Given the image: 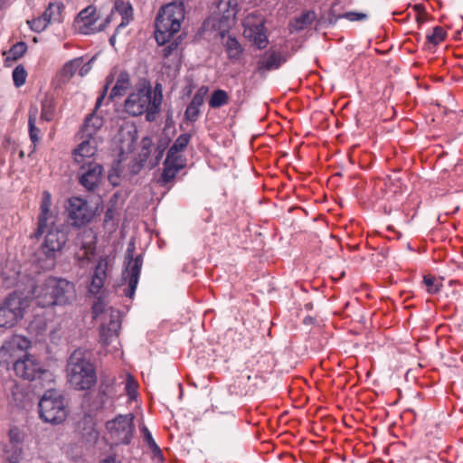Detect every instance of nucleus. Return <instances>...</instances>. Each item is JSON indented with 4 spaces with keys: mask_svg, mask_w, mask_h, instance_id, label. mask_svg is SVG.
Instances as JSON below:
<instances>
[{
    "mask_svg": "<svg viewBox=\"0 0 463 463\" xmlns=\"http://www.w3.org/2000/svg\"><path fill=\"white\" fill-rule=\"evenodd\" d=\"M132 7L123 0H116L114 7L109 15L103 21H99V14L96 7L89 5L80 12L75 23L80 33L90 34L103 31L108 24L114 23L117 24V32L128 24L132 19Z\"/></svg>",
    "mask_w": 463,
    "mask_h": 463,
    "instance_id": "f257e3e1",
    "label": "nucleus"
},
{
    "mask_svg": "<svg viewBox=\"0 0 463 463\" xmlns=\"http://www.w3.org/2000/svg\"><path fill=\"white\" fill-rule=\"evenodd\" d=\"M33 236L36 239L43 236V241L35 255L37 262L44 269H52L68 241L66 230L56 225L55 222L46 223V227L40 232L38 226Z\"/></svg>",
    "mask_w": 463,
    "mask_h": 463,
    "instance_id": "f03ea898",
    "label": "nucleus"
},
{
    "mask_svg": "<svg viewBox=\"0 0 463 463\" xmlns=\"http://www.w3.org/2000/svg\"><path fill=\"white\" fill-rule=\"evenodd\" d=\"M33 295L39 307H48L71 303L76 290L74 284L66 279L49 278L33 288Z\"/></svg>",
    "mask_w": 463,
    "mask_h": 463,
    "instance_id": "7ed1b4c3",
    "label": "nucleus"
},
{
    "mask_svg": "<svg viewBox=\"0 0 463 463\" xmlns=\"http://www.w3.org/2000/svg\"><path fill=\"white\" fill-rule=\"evenodd\" d=\"M162 99V86L156 84L154 90L149 86L131 93L125 100L124 107L131 116L146 113V119L151 122L156 118L160 111Z\"/></svg>",
    "mask_w": 463,
    "mask_h": 463,
    "instance_id": "20e7f679",
    "label": "nucleus"
},
{
    "mask_svg": "<svg viewBox=\"0 0 463 463\" xmlns=\"http://www.w3.org/2000/svg\"><path fill=\"white\" fill-rule=\"evenodd\" d=\"M83 350H75L70 356L66 367L68 383L76 390L90 389L97 382L96 372Z\"/></svg>",
    "mask_w": 463,
    "mask_h": 463,
    "instance_id": "39448f33",
    "label": "nucleus"
},
{
    "mask_svg": "<svg viewBox=\"0 0 463 463\" xmlns=\"http://www.w3.org/2000/svg\"><path fill=\"white\" fill-rule=\"evenodd\" d=\"M184 19V6L182 3H170L163 6L155 22V38L157 43L164 45L169 43L171 38L180 31Z\"/></svg>",
    "mask_w": 463,
    "mask_h": 463,
    "instance_id": "423d86ee",
    "label": "nucleus"
},
{
    "mask_svg": "<svg viewBox=\"0 0 463 463\" xmlns=\"http://www.w3.org/2000/svg\"><path fill=\"white\" fill-rule=\"evenodd\" d=\"M31 298L22 293L13 292L0 303V327L12 328L27 312Z\"/></svg>",
    "mask_w": 463,
    "mask_h": 463,
    "instance_id": "0eeeda50",
    "label": "nucleus"
},
{
    "mask_svg": "<svg viewBox=\"0 0 463 463\" xmlns=\"http://www.w3.org/2000/svg\"><path fill=\"white\" fill-rule=\"evenodd\" d=\"M40 417L52 424H60L67 417V410L61 394L55 390H48L39 402Z\"/></svg>",
    "mask_w": 463,
    "mask_h": 463,
    "instance_id": "6e6552de",
    "label": "nucleus"
},
{
    "mask_svg": "<svg viewBox=\"0 0 463 463\" xmlns=\"http://www.w3.org/2000/svg\"><path fill=\"white\" fill-rule=\"evenodd\" d=\"M134 416L129 413L119 415L107 422L110 439L115 444H129L134 433Z\"/></svg>",
    "mask_w": 463,
    "mask_h": 463,
    "instance_id": "1a4fd4ad",
    "label": "nucleus"
},
{
    "mask_svg": "<svg viewBox=\"0 0 463 463\" xmlns=\"http://www.w3.org/2000/svg\"><path fill=\"white\" fill-rule=\"evenodd\" d=\"M244 36L252 41L259 49H263L268 43V39L264 32V20L260 14H249L243 23Z\"/></svg>",
    "mask_w": 463,
    "mask_h": 463,
    "instance_id": "9d476101",
    "label": "nucleus"
},
{
    "mask_svg": "<svg viewBox=\"0 0 463 463\" xmlns=\"http://www.w3.org/2000/svg\"><path fill=\"white\" fill-rule=\"evenodd\" d=\"M14 370L17 376L34 381L46 373L41 362L33 355L26 354L14 364Z\"/></svg>",
    "mask_w": 463,
    "mask_h": 463,
    "instance_id": "9b49d317",
    "label": "nucleus"
},
{
    "mask_svg": "<svg viewBox=\"0 0 463 463\" xmlns=\"http://www.w3.org/2000/svg\"><path fill=\"white\" fill-rule=\"evenodd\" d=\"M76 244L80 250L75 253V259L80 265L88 263L94 256L96 250V236L91 229L82 230L77 237Z\"/></svg>",
    "mask_w": 463,
    "mask_h": 463,
    "instance_id": "f8f14e48",
    "label": "nucleus"
},
{
    "mask_svg": "<svg viewBox=\"0 0 463 463\" xmlns=\"http://www.w3.org/2000/svg\"><path fill=\"white\" fill-rule=\"evenodd\" d=\"M127 259H128V263L125 272L123 273V278L128 280V288L124 290V293L127 297L132 298L139 279L142 267V257L141 255H138L133 260L132 252L130 250H128Z\"/></svg>",
    "mask_w": 463,
    "mask_h": 463,
    "instance_id": "ddd939ff",
    "label": "nucleus"
},
{
    "mask_svg": "<svg viewBox=\"0 0 463 463\" xmlns=\"http://www.w3.org/2000/svg\"><path fill=\"white\" fill-rule=\"evenodd\" d=\"M109 262L107 258H100L90 277L88 293L92 296L105 295V282L108 278Z\"/></svg>",
    "mask_w": 463,
    "mask_h": 463,
    "instance_id": "4468645a",
    "label": "nucleus"
},
{
    "mask_svg": "<svg viewBox=\"0 0 463 463\" xmlns=\"http://www.w3.org/2000/svg\"><path fill=\"white\" fill-rule=\"evenodd\" d=\"M97 154V140L96 138L86 137L80 144L74 149L73 156L75 163L84 169L86 165H94V156Z\"/></svg>",
    "mask_w": 463,
    "mask_h": 463,
    "instance_id": "2eb2a0df",
    "label": "nucleus"
},
{
    "mask_svg": "<svg viewBox=\"0 0 463 463\" xmlns=\"http://www.w3.org/2000/svg\"><path fill=\"white\" fill-rule=\"evenodd\" d=\"M68 211L72 225L75 226L84 225L92 218V212L87 202L79 197L70 199Z\"/></svg>",
    "mask_w": 463,
    "mask_h": 463,
    "instance_id": "dca6fc26",
    "label": "nucleus"
},
{
    "mask_svg": "<svg viewBox=\"0 0 463 463\" xmlns=\"http://www.w3.org/2000/svg\"><path fill=\"white\" fill-rule=\"evenodd\" d=\"M237 12V0H220L214 12V17L219 20L221 28H229L234 24Z\"/></svg>",
    "mask_w": 463,
    "mask_h": 463,
    "instance_id": "f3484780",
    "label": "nucleus"
},
{
    "mask_svg": "<svg viewBox=\"0 0 463 463\" xmlns=\"http://www.w3.org/2000/svg\"><path fill=\"white\" fill-rule=\"evenodd\" d=\"M120 325L121 323L118 311L110 310V320H109L108 324H106L105 321H102V325L100 326V342L105 345H109L112 339L118 336Z\"/></svg>",
    "mask_w": 463,
    "mask_h": 463,
    "instance_id": "a211bd4d",
    "label": "nucleus"
},
{
    "mask_svg": "<svg viewBox=\"0 0 463 463\" xmlns=\"http://www.w3.org/2000/svg\"><path fill=\"white\" fill-rule=\"evenodd\" d=\"M30 344L31 342L26 337L20 335H14L4 343L0 354L2 356H14L16 352L28 349Z\"/></svg>",
    "mask_w": 463,
    "mask_h": 463,
    "instance_id": "6ab92c4d",
    "label": "nucleus"
},
{
    "mask_svg": "<svg viewBox=\"0 0 463 463\" xmlns=\"http://www.w3.org/2000/svg\"><path fill=\"white\" fill-rule=\"evenodd\" d=\"M285 58L277 52H267L258 61L257 71L265 72L279 68L285 62Z\"/></svg>",
    "mask_w": 463,
    "mask_h": 463,
    "instance_id": "aec40b11",
    "label": "nucleus"
},
{
    "mask_svg": "<svg viewBox=\"0 0 463 463\" xmlns=\"http://www.w3.org/2000/svg\"><path fill=\"white\" fill-rule=\"evenodd\" d=\"M88 170L81 174L80 183L86 189L93 190L100 182L102 167L99 164L89 165Z\"/></svg>",
    "mask_w": 463,
    "mask_h": 463,
    "instance_id": "412c9836",
    "label": "nucleus"
},
{
    "mask_svg": "<svg viewBox=\"0 0 463 463\" xmlns=\"http://www.w3.org/2000/svg\"><path fill=\"white\" fill-rule=\"evenodd\" d=\"M51 204V194L48 191H44L40 206L41 213L38 217L39 232L46 227V223L55 222V216L50 211Z\"/></svg>",
    "mask_w": 463,
    "mask_h": 463,
    "instance_id": "4be33fe9",
    "label": "nucleus"
},
{
    "mask_svg": "<svg viewBox=\"0 0 463 463\" xmlns=\"http://www.w3.org/2000/svg\"><path fill=\"white\" fill-rule=\"evenodd\" d=\"M103 118L99 115L94 111L90 114L84 122L81 132L83 137L95 138L94 135L103 126Z\"/></svg>",
    "mask_w": 463,
    "mask_h": 463,
    "instance_id": "5701e85b",
    "label": "nucleus"
},
{
    "mask_svg": "<svg viewBox=\"0 0 463 463\" xmlns=\"http://www.w3.org/2000/svg\"><path fill=\"white\" fill-rule=\"evenodd\" d=\"M130 78L129 74L125 71H119L115 86L112 88L109 99L112 100L117 97H121L130 88Z\"/></svg>",
    "mask_w": 463,
    "mask_h": 463,
    "instance_id": "b1692460",
    "label": "nucleus"
},
{
    "mask_svg": "<svg viewBox=\"0 0 463 463\" xmlns=\"http://www.w3.org/2000/svg\"><path fill=\"white\" fill-rule=\"evenodd\" d=\"M317 19L314 11H306L296 17L289 24L291 32H298L307 28Z\"/></svg>",
    "mask_w": 463,
    "mask_h": 463,
    "instance_id": "393cba45",
    "label": "nucleus"
},
{
    "mask_svg": "<svg viewBox=\"0 0 463 463\" xmlns=\"http://www.w3.org/2000/svg\"><path fill=\"white\" fill-rule=\"evenodd\" d=\"M96 301L92 305V314L94 318L102 317L103 320L106 321L107 317L110 320V310L114 308L108 307V303L105 300V295L95 296Z\"/></svg>",
    "mask_w": 463,
    "mask_h": 463,
    "instance_id": "a878e982",
    "label": "nucleus"
},
{
    "mask_svg": "<svg viewBox=\"0 0 463 463\" xmlns=\"http://www.w3.org/2000/svg\"><path fill=\"white\" fill-rule=\"evenodd\" d=\"M63 5L61 3H50L43 15L48 24L61 23L62 21Z\"/></svg>",
    "mask_w": 463,
    "mask_h": 463,
    "instance_id": "bb28decb",
    "label": "nucleus"
},
{
    "mask_svg": "<svg viewBox=\"0 0 463 463\" xmlns=\"http://www.w3.org/2000/svg\"><path fill=\"white\" fill-rule=\"evenodd\" d=\"M83 62V59L76 58L68 62H66L62 69L60 71V77L61 81L67 82L69 81L76 73V71L80 69Z\"/></svg>",
    "mask_w": 463,
    "mask_h": 463,
    "instance_id": "cd10ccee",
    "label": "nucleus"
},
{
    "mask_svg": "<svg viewBox=\"0 0 463 463\" xmlns=\"http://www.w3.org/2000/svg\"><path fill=\"white\" fill-rule=\"evenodd\" d=\"M37 115L38 109L32 107L29 109L28 127L30 138L33 144H36L40 140V129L36 127Z\"/></svg>",
    "mask_w": 463,
    "mask_h": 463,
    "instance_id": "c85d7f7f",
    "label": "nucleus"
},
{
    "mask_svg": "<svg viewBox=\"0 0 463 463\" xmlns=\"http://www.w3.org/2000/svg\"><path fill=\"white\" fill-rule=\"evenodd\" d=\"M230 96L227 91L223 90H214L209 99V106L212 109H219L222 106L229 104Z\"/></svg>",
    "mask_w": 463,
    "mask_h": 463,
    "instance_id": "c756f323",
    "label": "nucleus"
},
{
    "mask_svg": "<svg viewBox=\"0 0 463 463\" xmlns=\"http://www.w3.org/2000/svg\"><path fill=\"white\" fill-rule=\"evenodd\" d=\"M55 114V103L53 99L46 98L42 102V112L40 122H49L52 120Z\"/></svg>",
    "mask_w": 463,
    "mask_h": 463,
    "instance_id": "7c9ffc66",
    "label": "nucleus"
},
{
    "mask_svg": "<svg viewBox=\"0 0 463 463\" xmlns=\"http://www.w3.org/2000/svg\"><path fill=\"white\" fill-rule=\"evenodd\" d=\"M224 46L229 59L238 60L240 58L242 49L235 37L228 36Z\"/></svg>",
    "mask_w": 463,
    "mask_h": 463,
    "instance_id": "2f4dec72",
    "label": "nucleus"
},
{
    "mask_svg": "<svg viewBox=\"0 0 463 463\" xmlns=\"http://www.w3.org/2000/svg\"><path fill=\"white\" fill-rule=\"evenodd\" d=\"M184 166H179L175 164H169L167 162H164V170L161 175V178L159 180L160 183L167 184L170 181H172L176 174L183 169Z\"/></svg>",
    "mask_w": 463,
    "mask_h": 463,
    "instance_id": "473e14b6",
    "label": "nucleus"
},
{
    "mask_svg": "<svg viewBox=\"0 0 463 463\" xmlns=\"http://www.w3.org/2000/svg\"><path fill=\"white\" fill-rule=\"evenodd\" d=\"M140 431L142 433L144 441L147 444L149 449L154 453L156 457H161L162 451L156 443V441L154 440L152 434L148 430V429L144 425L140 428Z\"/></svg>",
    "mask_w": 463,
    "mask_h": 463,
    "instance_id": "72a5a7b5",
    "label": "nucleus"
},
{
    "mask_svg": "<svg viewBox=\"0 0 463 463\" xmlns=\"http://www.w3.org/2000/svg\"><path fill=\"white\" fill-rule=\"evenodd\" d=\"M203 104L191 100L184 112V118L187 121L194 122L200 116V108Z\"/></svg>",
    "mask_w": 463,
    "mask_h": 463,
    "instance_id": "f704fd0d",
    "label": "nucleus"
},
{
    "mask_svg": "<svg viewBox=\"0 0 463 463\" xmlns=\"http://www.w3.org/2000/svg\"><path fill=\"white\" fill-rule=\"evenodd\" d=\"M27 45L24 42L16 43L7 52V60L16 61L21 58L26 52Z\"/></svg>",
    "mask_w": 463,
    "mask_h": 463,
    "instance_id": "c9c22d12",
    "label": "nucleus"
},
{
    "mask_svg": "<svg viewBox=\"0 0 463 463\" xmlns=\"http://www.w3.org/2000/svg\"><path fill=\"white\" fill-rule=\"evenodd\" d=\"M191 139V135L188 133H184L180 135L174 142L171 147V154L175 153V151L184 152L186 146H188Z\"/></svg>",
    "mask_w": 463,
    "mask_h": 463,
    "instance_id": "e433bc0d",
    "label": "nucleus"
},
{
    "mask_svg": "<svg viewBox=\"0 0 463 463\" xmlns=\"http://www.w3.org/2000/svg\"><path fill=\"white\" fill-rule=\"evenodd\" d=\"M27 72L24 66L18 65L13 71V80L16 87H21L25 83Z\"/></svg>",
    "mask_w": 463,
    "mask_h": 463,
    "instance_id": "4c0bfd02",
    "label": "nucleus"
},
{
    "mask_svg": "<svg viewBox=\"0 0 463 463\" xmlns=\"http://www.w3.org/2000/svg\"><path fill=\"white\" fill-rule=\"evenodd\" d=\"M22 458V447L11 446V448L6 451V460L8 463H20Z\"/></svg>",
    "mask_w": 463,
    "mask_h": 463,
    "instance_id": "58836bf2",
    "label": "nucleus"
},
{
    "mask_svg": "<svg viewBox=\"0 0 463 463\" xmlns=\"http://www.w3.org/2000/svg\"><path fill=\"white\" fill-rule=\"evenodd\" d=\"M446 36V33L443 30V28L439 26H436L433 29V32L427 35V40L429 43H432L433 45H437L440 43L442 41H444Z\"/></svg>",
    "mask_w": 463,
    "mask_h": 463,
    "instance_id": "ea45409f",
    "label": "nucleus"
},
{
    "mask_svg": "<svg viewBox=\"0 0 463 463\" xmlns=\"http://www.w3.org/2000/svg\"><path fill=\"white\" fill-rule=\"evenodd\" d=\"M165 161L169 164H175L176 165L179 166L185 165V158L183 155V152L175 151V153L171 154V147L167 152L166 158Z\"/></svg>",
    "mask_w": 463,
    "mask_h": 463,
    "instance_id": "a19ab883",
    "label": "nucleus"
},
{
    "mask_svg": "<svg viewBox=\"0 0 463 463\" xmlns=\"http://www.w3.org/2000/svg\"><path fill=\"white\" fill-rule=\"evenodd\" d=\"M115 74H116V71H115V70H113V71H111V72L107 76V78H106V83H105V85H104V87H103L102 93L100 94V96H99V97L98 98V99H97L96 106H95V110H97V109L100 107V105H101V103H102V101H103V99H104V98H105V96H106V94H107V92H108V90H109V89L110 84H111V83L114 81V80H115Z\"/></svg>",
    "mask_w": 463,
    "mask_h": 463,
    "instance_id": "79ce46f5",
    "label": "nucleus"
},
{
    "mask_svg": "<svg viewBox=\"0 0 463 463\" xmlns=\"http://www.w3.org/2000/svg\"><path fill=\"white\" fill-rule=\"evenodd\" d=\"M24 433L19 429H11L9 431V439L12 446L21 447V444L24 441Z\"/></svg>",
    "mask_w": 463,
    "mask_h": 463,
    "instance_id": "37998d69",
    "label": "nucleus"
},
{
    "mask_svg": "<svg viewBox=\"0 0 463 463\" xmlns=\"http://www.w3.org/2000/svg\"><path fill=\"white\" fill-rule=\"evenodd\" d=\"M28 24L31 29L37 33L43 32L49 24L43 14L37 18L28 21Z\"/></svg>",
    "mask_w": 463,
    "mask_h": 463,
    "instance_id": "c03bdc74",
    "label": "nucleus"
},
{
    "mask_svg": "<svg viewBox=\"0 0 463 463\" xmlns=\"http://www.w3.org/2000/svg\"><path fill=\"white\" fill-rule=\"evenodd\" d=\"M207 92H208V87H206V86L200 87L197 90V91L195 92V94L194 95L192 100L195 101L196 103L198 102V103L203 104L204 97L207 94Z\"/></svg>",
    "mask_w": 463,
    "mask_h": 463,
    "instance_id": "a18cd8bd",
    "label": "nucleus"
},
{
    "mask_svg": "<svg viewBox=\"0 0 463 463\" xmlns=\"http://www.w3.org/2000/svg\"><path fill=\"white\" fill-rule=\"evenodd\" d=\"M423 281L428 288L430 293H436L439 288L435 285V278L430 275L424 276Z\"/></svg>",
    "mask_w": 463,
    "mask_h": 463,
    "instance_id": "49530a36",
    "label": "nucleus"
},
{
    "mask_svg": "<svg viewBox=\"0 0 463 463\" xmlns=\"http://www.w3.org/2000/svg\"><path fill=\"white\" fill-rule=\"evenodd\" d=\"M178 43L176 41L170 42L168 45L163 48L162 53L164 57H169L174 53V52L177 51Z\"/></svg>",
    "mask_w": 463,
    "mask_h": 463,
    "instance_id": "de8ad7c7",
    "label": "nucleus"
},
{
    "mask_svg": "<svg viewBox=\"0 0 463 463\" xmlns=\"http://www.w3.org/2000/svg\"><path fill=\"white\" fill-rule=\"evenodd\" d=\"M126 390L129 397L133 398L137 393V383L131 378H128Z\"/></svg>",
    "mask_w": 463,
    "mask_h": 463,
    "instance_id": "09e8293b",
    "label": "nucleus"
},
{
    "mask_svg": "<svg viewBox=\"0 0 463 463\" xmlns=\"http://www.w3.org/2000/svg\"><path fill=\"white\" fill-rule=\"evenodd\" d=\"M344 16L350 21H359L366 18L365 14L355 12L345 13Z\"/></svg>",
    "mask_w": 463,
    "mask_h": 463,
    "instance_id": "8fccbe9b",
    "label": "nucleus"
},
{
    "mask_svg": "<svg viewBox=\"0 0 463 463\" xmlns=\"http://www.w3.org/2000/svg\"><path fill=\"white\" fill-rule=\"evenodd\" d=\"M13 398L15 402L21 403L24 399V393L19 391V387L14 385L12 391Z\"/></svg>",
    "mask_w": 463,
    "mask_h": 463,
    "instance_id": "3c124183",
    "label": "nucleus"
},
{
    "mask_svg": "<svg viewBox=\"0 0 463 463\" xmlns=\"http://www.w3.org/2000/svg\"><path fill=\"white\" fill-rule=\"evenodd\" d=\"M90 70V61H89L86 64H81V66L79 69V73L80 76L86 75Z\"/></svg>",
    "mask_w": 463,
    "mask_h": 463,
    "instance_id": "603ef678",
    "label": "nucleus"
},
{
    "mask_svg": "<svg viewBox=\"0 0 463 463\" xmlns=\"http://www.w3.org/2000/svg\"><path fill=\"white\" fill-rule=\"evenodd\" d=\"M165 149V147L163 145H162V146L157 147V155L156 156V161H159L163 157Z\"/></svg>",
    "mask_w": 463,
    "mask_h": 463,
    "instance_id": "864d4df0",
    "label": "nucleus"
},
{
    "mask_svg": "<svg viewBox=\"0 0 463 463\" xmlns=\"http://www.w3.org/2000/svg\"><path fill=\"white\" fill-rule=\"evenodd\" d=\"M101 463H121V462L117 460V458L114 457H109V458L104 459L103 461H101Z\"/></svg>",
    "mask_w": 463,
    "mask_h": 463,
    "instance_id": "5fc2aeb1",
    "label": "nucleus"
},
{
    "mask_svg": "<svg viewBox=\"0 0 463 463\" xmlns=\"http://www.w3.org/2000/svg\"><path fill=\"white\" fill-rule=\"evenodd\" d=\"M120 29L117 32H115V33L109 38V43L111 45H114L115 44V41H116V35L119 33Z\"/></svg>",
    "mask_w": 463,
    "mask_h": 463,
    "instance_id": "6e6d98bb",
    "label": "nucleus"
},
{
    "mask_svg": "<svg viewBox=\"0 0 463 463\" xmlns=\"http://www.w3.org/2000/svg\"><path fill=\"white\" fill-rule=\"evenodd\" d=\"M415 8H416V10H419V9L421 8V6L420 5H415Z\"/></svg>",
    "mask_w": 463,
    "mask_h": 463,
    "instance_id": "4d7b16f0",
    "label": "nucleus"
},
{
    "mask_svg": "<svg viewBox=\"0 0 463 463\" xmlns=\"http://www.w3.org/2000/svg\"><path fill=\"white\" fill-rule=\"evenodd\" d=\"M5 0H0V7L4 5Z\"/></svg>",
    "mask_w": 463,
    "mask_h": 463,
    "instance_id": "13d9d810",
    "label": "nucleus"
}]
</instances>
